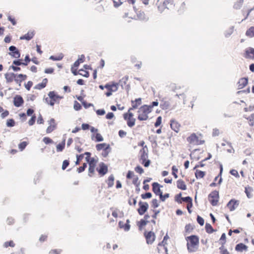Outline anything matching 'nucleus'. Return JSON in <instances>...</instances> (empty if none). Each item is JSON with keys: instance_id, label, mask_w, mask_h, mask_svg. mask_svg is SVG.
<instances>
[{"instance_id": "1", "label": "nucleus", "mask_w": 254, "mask_h": 254, "mask_svg": "<svg viewBox=\"0 0 254 254\" xmlns=\"http://www.w3.org/2000/svg\"><path fill=\"white\" fill-rule=\"evenodd\" d=\"M188 241L187 249L190 253L195 252L197 251L199 246V238L196 235H191L186 238Z\"/></svg>"}, {"instance_id": "2", "label": "nucleus", "mask_w": 254, "mask_h": 254, "mask_svg": "<svg viewBox=\"0 0 254 254\" xmlns=\"http://www.w3.org/2000/svg\"><path fill=\"white\" fill-rule=\"evenodd\" d=\"M148 150L146 145H145L139 151L140 160L141 161V164L145 167H148L150 164V160L148 159Z\"/></svg>"}, {"instance_id": "3", "label": "nucleus", "mask_w": 254, "mask_h": 254, "mask_svg": "<svg viewBox=\"0 0 254 254\" xmlns=\"http://www.w3.org/2000/svg\"><path fill=\"white\" fill-rule=\"evenodd\" d=\"M152 110L151 107H148L147 105H143L141 106L138 111L139 115L138 119L140 121H146L148 119V114L151 113Z\"/></svg>"}, {"instance_id": "4", "label": "nucleus", "mask_w": 254, "mask_h": 254, "mask_svg": "<svg viewBox=\"0 0 254 254\" xmlns=\"http://www.w3.org/2000/svg\"><path fill=\"white\" fill-rule=\"evenodd\" d=\"M219 192L217 190H214L208 195V199L213 206H216L219 200Z\"/></svg>"}, {"instance_id": "5", "label": "nucleus", "mask_w": 254, "mask_h": 254, "mask_svg": "<svg viewBox=\"0 0 254 254\" xmlns=\"http://www.w3.org/2000/svg\"><path fill=\"white\" fill-rule=\"evenodd\" d=\"M187 141L193 145H198L203 143L204 141H201L198 139V137L195 133L191 134L187 138Z\"/></svg>"}, {"instance_id": "6", "label": "nucleus", "mask_w": 254, "mask_h": 254, "mask_svg": "<svg viewBox=\"0 0 254 254\" xmlns=\"http://www.w3.org/2000/svg\"><path fill=\"white\" fill-rule=\"evenodd\" d=\"M138 205L139 207L137 209L138 213L139 215H142L148 209L149 205L147 202H143L141 201L138 202Z\"/></svg>"}, {"instance_id": "7", "label": "nucleus", "mask_w": 254, "mask_h": 254, "mask_svg": "<svg viewBox=\"0 0 254 254\" xmlns=\"http://www.w3.org/2000/svg\"><path fill=\"white\" fill-rule=\"evenodd\" d=\"M9 50L11 52L9 55L15 58H19L20 57V53L16 47L11 46L9 47Z\"/></svg>"}, {"instance_id": "8", "label": "nucleus", "mask_w": 254, "mask_h": 254, "mask_svg": "<svg viewBox=\"0 0 254 254\" xmlns=\"http://www.w3.org/2000/svg\"><path fill=\"white\" fill-rule=\"evenodd\" d=\"M239 204V201L235 199H231L227 203V207L229 208L230 211H232L235 210Z\"/></svg>"}, {"instance_id": "9", "label": "nucleus", "mask_w": 254, "mask_h": 254, "mask_svg": "<svg viewBox=\"0 0 254 254\" xmlns=\"http://www.w3.org/2000/svg\"><path fill=\"white\" fill-rule=\"evenodd\" d=\"M144 235L146 240L147 244H152L154 241L155 238V235L154 233L151 231H150L147 234L145 233Z\"/></svg>"}, {"instance_id": "10", "label": "nucleus", "mask_w": 254, "mask_h": 254, "mask_svg": "<svg viewBox=\"0 0 254 254\" xmlns=\"http://www.w3.org/2000/svg\"><path fill=\"white\" fill-rule=\"evenodd\" d=\"M97 171L102 176L105 175L108 172L107 166L102 162L99 164V169H97Z\"/></svg>"}, {"instance_id": "11", "label": "nucleus", "mask_w": 254, "mask_h": 254, "mask_svg": "<svg viewBox=\"0 0 254 254\" xmlns=\"http://www.w3.org/2000/svg\"><path fill=\"white\" fill-rule=\"evenodd\" d=\"M24 101L22 97L20 95H16L13 99V104L15 107H19L23 103Z\"/></svg>"}, {"instance_id": "12", "label": "nucleus", "mask_w": 254, "mask_h": 254, "mask_svg": "<svg viewBox=\"0 0 254 254\" xmlns=\"http://www.w3.org/2000/svg\"><path fill=\"white\" fill-rule=\"evenodd\" d=\"M161 187H162V186H160L158 183H153L152 184V190L156 195L160 196V193H162L160 188Z\"/></svg>"}, {"instance_id": "13", "label": "nucleus", "mask_w": 254, "mask_h": 254, "mask_svg": "<svg viewBox=\"0 0 254 254\" xmlns=\"http://www.w3.org/2000/svg\"><path fill=\"white\" fill-rule=\"evenodd\" d=\"M245 57L247 59H254V49L248 48L245 51Z\"/></svg>"}, {"instance_id": "14", "label": "nucleus", "mask_w": 254, "mask_h": 254, "mask_svg": "<svg viewBox=\"0 0 254 254\" xmlns=\"http://www.w3.org/2000/svg\"><path fill=\"white\" fill-rule=\"evenodd\" d=\"M171 127L176 132H178L180 130V125L179 123L175 120H171Z\"/></svg>"}, {"instance_id": "15", "label": "nucleus", "mask_w": 254, "mask_h": 254, "mask_svg": "<svg viewBox=\"0 0 254 254\" xmlns=\"http://www.w3.org/2000/svg\"><path fill=\"white\" fill-rule=\"evenodd\" d=\"M166 8L168 9H172L174 8L175 4L173 0H166L163 2V5Z\"/></svg>"}, {"instance_id": "16", "label": "nucleus", "mask_w": 254, "mask_h": 254, "mask_svg": "<svg viewBox=\"0 0 254 254\" xmlns=\"http://www.w3.org/2000/svg\"><path fill=\"white\" fill-rule=\"evenodd\" d=\"M248 82V80L247 78H241L238 83V86L239 89L243 88L245 86H246Z\"/></svg>"}, {"instance_id": "17", "label": "nucleus", "mask_w": 254, "mask_h": 254, "mask_svg": "<svg viewBox=\"0 0 254 254\" xmlns=\"http://www.w3.org/2000/svg\"><path fill=\"white\" fill-rule=\"evenodd\" d=\"M49 98L53 100L55 102H57L59 99H62L63 97L56 94L54 91H50L48 93Z\"/></svg>"}, {"instance_id": "18", "label": "nucleus", "mask_w": 254, "mask_h": 254, "mask_svg": "<svg viewBox=\"0 0 254 254\" xmlns=\"http://www.w3.org/2000/svg\"><path fill=\"white\" fill-rule=\"evenodd\" d=\"M27 76L25 74H17L16 76L14 81L16 82V83L19 84V86H20V83L23 81L25 80Z\"/></svg>"}, {"instance_id": "19", "label": "nucleus", "mask_w": 254, "mask_h": 254, "mask_svg": "<svg viewBox=\"0 0 254 254\" xmlns=\"http://www.w3.org/2000/svg\"><path fill=\"white\" fill-rule=\"evenodd\" d=\"M141 104V99L140 98L136 99L134 101H131L132 108H130L128 112L130 110L135 109L137 108L138 106Z\"/></svg>"}, {"instance_id": "20", "label": "nucleus", "mask_w": 254, "mask_h": 254, "mask_svg": "<svg viewBox=\"0 0 254 254\" xmlns=\"http://www.w3.org/2000/svg\"><path fill=\"white\" fill-rule=\"evenodd\" d=\"M34 31H29L27 34L25 35L21 36L20 37V40H26L27 41H29L31 40L34 36Z\"/></svg>"}, {"instance_id": "21", "label": "nucleus", "mask_w": 254, "mask_h": 254, "mask_svg": "<svg viewBox=\"0 0 254 254\" xmlns=\"http://www.w3.org/2000/svg\"><path fill=\"white\" fill-rule=\"evenodd\" d=\"M16 74L14 73H6L5 74V78L8 82H12L15 78Z\"/></svg>"}, {"instance_id": "22", "label": "nucleus", "mask_w": 254, "mask_h": 254, "mask_svg": "<svg viewBox=\"0 0 254 254\" xmlns=\"http://www.w3.org/2000/svg\"><path fill=\"white\" fill-rule=\"evenodd\" d=\"M248 247L243 243H239L236 246L235 250L238 252H243L247 250Z\"/></svg>"}, {"instance_id": "23", "label": "nucleus", "mask_w": 254, "mask_h": 254, "mask_svg": "<svg viewBox=\"0 0 254 254\" xmlns=\"http://www.w3.org/2000/svg\"><path fill=\"white\" fill-rule=\"evenodd\" d=\"M114 87H115V89H112V88H110L109 84H106L105 86V88H107L108 90V91L105 93L107 96H110L112 94V92H115L118 90L117 87H115L114 86Z\"/></svg>"}, {"instance_id": "24", "label": "nucleus", "mask_w": 254, "mask_h": 254, "mask_svg": "<svg viewBox=\"0 0 254 254\" xmlns=\"http://www.w3.org/2000/svg\"><path fill=\"white\" fill-rule=\"evenodd\" d=\"M96 149L98 151H100L101 150H103L106 149H109L110 148V145L107 144L105 143L98 144L96 146Z\"/></svg>"}, {"instance_id": "25", "label": "nucleus", "mask_w": 254, "mask_h": 254, "mask_svg": "<svg viewBox=\"0 0 254 254\" xmlns=\"http://www.w3.org/2000/svg\"><path fill=\"white\" fill-rule=\"evenodd\" d=\"M177 186L178 188L182 190H186L187 189V186L185 184V182L182 180H179L177 182Z\"/></svg>"}, {"instance_id": "26", "label": "nucleus", "mask_w": 254, "mask_h": 254, "mask_svg": "<svg viewBox=\"0 0 254 254\" xmlns=\"http://www.w3.org/2000/svg\"><path fill=\"white\" fill-rule=\"evenodd\" d=\"M119 226L121 228H124L125 231H128L130 229V225L127 223L124 224V222L120 221Z\"/></svg>"}, {"instance_id": "27", "label": "nucleus", "mask_w": 254, "mask_h": 254, "mask_svg": "<svg viewBox=\"0 0 254 254\" xmlns=\"http://www.w3.org/2000/svg\"><path fill=\"white\" fill-rule=\"evenodd\" d=\"M84 56L83 55H81L80 58L74 62L73 66L76 67H78L80 63H83L84 61Z\"/></svg>"}, {"instance_id": "28", "label": "nucleus", "mask_w": 254, "mask_h": 254, "mask_svg": "<svg viewBox=\"0 0 254 254\" xmlns=\"http://www.w3.org/2000/svg\"><path fill=\"white\" fill-rule=\"evenodd\" d=\"M114 177L113 175H111L109 176L108 181L107 184L109 188H111L113 186L114 184Z\"/></svg>"}, {"instance_id": "29", "label": "nucleus", "mask_w": 254, "mask_h": 254, "mask_svg": "<svg viewBox=\"0 0 254 254\" xmlns=\"http://www.w3.org/2000/svg\"><path fill=\"white\" fill-rule=\"evenodd\" d=\"M63 58L64 55L63 54H60L58 56H51L50 57L49 59L53 61H58L62 60Z\"/></svg>"}, {"instance_id": "30", "label": "nucleus", "mask_w": 254, "mask_h": 254, "mask_svg": "<svg viewBox=\"0 0 254 254\" xmlns=\"http://www.w3.org/2000/svg\"><path fill=\"white\" fill-rule=\"evenodd\" d=\"M205 228L206 232L209 234L212 233L215 231V230L213 229L212 226L209 223H206Z\"/></svg>"}, {"instance_id": "31", "label": "nucleus", "mask_w": 254, "mask_h": 254, "mask_svg": "<svg viewBox=\"0 0 254 254\" xmlns=\"http://www.w3.org/2000/svg\"><path fill=\"white\" fill-rule=\"evenodd\" d=\"M135 122V119L133 118H127V126L131 127L134 126Z\"/></svg>"}, {"instance_id": "32", "label": "nucleus", "mask_w": 254, "mask_h": 254, "mask_svg": "<svg viewBox=\"0 0 254 254\" xmlns=\"http://www.w3.org/2000/svg\"><path fill=\"white\" fill-rule=\"evenodd\" d=\"M65 146V139L64 140L62 143H60L57 145V152H61L63 150Z\"/></svg>"}, {"instance_id": "33", "label": "nucleus", "mask_w": 254, "mask_h": 254, "mask_svg": "<svg viewBox=\"0 0 254 254\" xmlns=\"http://www.w3.org/2000/svg\"><path fill=\"white\" fill-rule=\"evenodd\" d=\"M246 35L251 37L254 36V27H251L246 32Z\"/></svg>"}, {"instance_id": "34", "label": "nucleus", "mask_w": 254, "mask_h": 254, "mask_svg": "<svg viewBox=\"0 0 254 254\" xmlns=\"http://www.w3.org/2000/svg\"><path fill=\"white\" fill-rule=\"evenodd\" d=\"M195 177L197 179L202 178L205 175V172L203 171L196 170L195 173Z\"/></svg>"}, {"instance_id": "35", "label": "nucleus", "mask_w": 254, "mask_h": 254, "mask_svg": "<svg viewBox=\"0 0 254 254\" xmlns=\"http://www.w3.org/2000/svg\"><path fill=\"white\" fill-rule=\"evenodd\" d=\"M21 60H14L13 61V64H15L17 66L23 65H27V63H22L21 62Z\"/></svg>"}, {"instance_id": "36", "label": "nucleus", "mask_w": 254, "mask_h": 254, "mask_svg": "<svg viewBox=\"0 0 254 254\" xmlns=\"http://www.w3.org/2000/svg\"><path fill=\"white\" fill-rule=\"evenodd\" d=\"M15 125V121L13 119H9L6 122V126L8 127H12Z\"/></svg>"}, {"instance_id": "37", "label": "nucleus", "mask_w": 254, "mask_h": 254, "mask_svg": "<svg viewBox=\"0 0 254 254\" xmlns=\"http://www.w3.org/2000/svg\"><path fill=\"white\" fill-rule=\"evenodd\" d=\"M27 142H26V141H23L22 142H21L19 145H18V148L19 149L21 150V151H22L23 150H24L25 149V148L26 147V146H27Z\"/></svg>"}, {"instance_id": "38", "label": "nucleus", "mask_w": 254, "mask_h": 254, "mask_svg": "<svg viewBox=\"0 0 254 254\" xmlns=\"http://www.w3.org/2000/svg\"><path fill=\"white\" fill-rule=\"evenodd\" d=\"M234 26H231L229 29L226 31L225 33V37H229L234 31Z\"/></svg>"}, {"instance_id": "39", "label": "nucleus", "mask_w": 254, "mask_h": 254, "mask_svg": "<svg viewBox=\"0 0 254 254\" xmlns=\"http://www.w3.org/2000/svg\"><path fill=\"white\" fill-rule=\"evenodd\" d=\"M84 154H81L80 155H76V161L75 162V164L76 165L79 164L80 161L83 158Z\"/></svg>"}, {"instance_id": "40", "label": "nucleus", "mask_w": 254, "mask_h": 254, "mask_svg": "<svg viewBox=\"0 0 254 254\" xmlns=\"http://www.w3.org/2000/svg\"><path fill=\"white\" fill-rule=\"evenodd\" d=\"M196 220L197 223L200 225L203 226L204 224V219L200 217V216L198 215L197 216Z\"/></svg>"}, {"instance_id": "41", "label": "nucleus", "mask_w": 254, "mask_h": 254, "mask_svg": "<svg viewBox=\"0 0 254 254\" xmlns=\"http://www.w3.org/2000/svg\"><path fill=\"white\" fill-rule=\"evenodd\" d=\"M73 108L75 110L79 111L81 109V106L78 102H77L76 101H75L74 102Z\"/></svg>"}, {"instance_id": "42", "label": "nucleus", "mask_w": 254, "mask_h": 254, "mask_svg": "<svg viewBox=\"0 0 254 254\" xmlns=\"http://www.w3.org/2000/svg\"><path fill=\"white\" fill-rule=\"evenodd\" d=\"M3 246L5 248H7L8 246L11 247H14L15 246V244L12 241H10L9 242H5Z\"/></svg>"}, {"instance_id": "43", "label": "nucleus", "mask_w": 254, "mask_h": 254, "mask_svg": "<svg viewBox=\"0 0 254 254\" xmlns=\"http://www.w3.org/2000/svg\"><path fill=\"white\" fill-rule=\"evenodd\" d=\"M142 199H146V198H150L152 196V194L151 192H146L144 194H142L141 195Z\"/></svg>"}, {"instance_id": "44", "label": "nucleus", "mask_w": 254, "mask_h": 254, "mask_svg": "<svg viewBox=\"0 0 254 254\" xmlns=\"http://www.w3.org/2000/svg\"><path fill=\"white\" fill-rule=\"evenodd\" d=\"M172 175L174 177L177 179L178 178V175H177V172H178V169L176 168L175 166H173L172 168Z\"/></svg>"}, {"instance_id": "45", "label": "nucleus", "mask_w": 254, "mask_h": 254, "mask_svg": "<svg viewBox=\"0 0 254 254\" xmlns=\"http://www.w3.org/2000/svg\"><path fill=\"white\" fill-rule=\"evenodd\" d=\"M56 125H54L53 126L49 125L46 130L47 133H49L51 132L56 128Z\"/></svg>"}, {"instance_id": "46", "label": "nucleus", "mask_w": 254, "mask_h": 254, "mask_svg": "<svg viewBox=\"0 0 254 254\" xmlns=\"http://www.w3.org/2000/svg\"><path fill=\"white\" fill-rule=\"evenodd\" d=\"M86 167H87V164L85 163H83V164L82 165V166L77 168L78 172L79 173H80L83 172Z\"/></svg>"}, {"instance_id": "47", "label": "nucleus", "mask_w": 254, "mask_h": 254, "mask_svg": "<svg viewBox=\"0 0 254 254\" xmlns=\"http://www.w3.org/2000/svg\"><path fill=\"white\" fill-rule=\"evenodd\" d=\"M159 197L162 201H164L166 198L169 197V194L165 193L164 195H163V193H160Z\"/></svg>"}, {"instance_id": "48", "label": "nucleus", "mask_w": 254, "mask_h": 254, "mask_svg": "<svg viewBox=\"0 0 254 254\" xmlns=\"http://www.w3.org/2000/svg\"><path fill=\"white\" fill-rule=\"evenodd\" d=\"M160 106L163 109H167L170 106V104L169 102L166 101L163 104L161 103Z\"/></svg>"}, {"instance_id": "49", "label": "nucleus", "mask_w": 254, "mask_h": 254, "mask_svg": "<svg viewBox=\"0 0 254 254\" xmlns=\"http://www.w3.org/2000/svg\"><path fill=\"white\" fill-rule=\"evenodd\" d=\"M95 167V166H91V165L89 166V167L88 169V172H89L88 175L90 177L92 176L91 174H93L94 173Z\"/></svg>"}, {"instance_id": "50", "label": "nucleus", "mask_w": 254, "mask_h": 254, "mask_svg": "<svg viewBox=\"0 0 254 254\" xmlns=\"http://www.w3.org/2000/svg\"><path fill=\"white\" fill-rule=\"evenodd\" d=\"M161 122H162V117L161 116H159L157 118L156 121L155 123V125H154L155 127H158V126H159L161 125Z\"/></svg>"}, {"instance_id": "51", "label": "nucleus", "mask_w": 254, "mask_h": 254, "mask_svg": "<svg viewBox=\"0 0 254 254\" xmlns=\"http://www.w3.org/2000/svg\"><path fill=\"white\" fill-rule=\"evenodd\" d=\"M181 199L183 201L188 202V203L192 202V198L190 196L181 197Z\"/></svg>"}, {"instance_id": "52", "label": "nucleus", "mask_w": 254, "mask_h": 254, "mask_svg": "<svg viewBox=\"0 0 254 254\" xmlns=\"http://www.w3.org/2000/svg\"><path fill=\"white\" fill-rule=\"evenodd\" d=\"M36 116L35 115H33L31 118L30 120L28 122V124L29 126H32L34 124L36 120Z\"/></svg>"}, {"instance_id": "53", "label": "nucleus", "mask_w": 254, "mask_h": 254, "mask_svg": "<svg viewBox=\"0 0 254 254\" xmlns=\"http://www.w3.org/2000/svg\"><path fill=\"white\" fill-rule=\"evenodd\" d=\"M135 171L136 172L140 174H141L144 172L143 169L140 166H136L135 168Z\"/></svg>"}, {"instance_id": "54", "label": "nucleus", "mask_w": 254, "mask_h": 254, "mask_svg": "<svg viewBox=\"0 0 254 254\" xmlns=\"http://www.w3.org/2000/svg\"><path fill=\"white\" fill-rule=\"evenodd\" d=\"M69 161L67 160H65L63 161V165H62V169L63 170H65L66 167L69 165Z\"/></svg>"}, {"instance_id": "55", "label": "nucleus", "mask_w": 254, "mask_h": 254, "mask_svg": "<svg viewBox=\"0 0 254 254\" xmlns=\"http://www.w3.org/2000/svg\"><path fill=\"white\" fill-rule=\"evenodd\" d=\"M152 206L155 208L159 206V203L158 200L156 199H153L152 200Z\"/></svg>"}, {"instance_id": "56", "label": "nucleus", "mask_w": 254, "mask_h": 254, "mask_svg": "<svg viewBox=\"0 0 254 254\" xmlns=\"http://www.w3.org/2000/svg\"><path fill=\"white\" fill-rule=\"evenodd\" d=\"M95 138L96 139V141L100 142L103 140V137L99 133H97L95 136Z\"/></svg>"}, {"instance_id": "57", "label": "nucleus", "mask_w": 254, "mask_h": 254, "mask_svg": "<svg viewBox=\"0 0 254 254\" xmlns=\"http://www.w3.org/2000/svg\"><path fill=\"white\" fill-rule=\"evenodd\" d=\"M45 87H46L45 85H44V84H43L42 83H39L37 85H36L34 87V88L36 89L40 90V89H42L45 88Z\"/></svg>"}, {"instance_id": "58", "label": "nucleus", "mask_w": 254, "mask_h": 254, "mask_svg": "<svg viewBox=\"0 0 254 254\" xmlns=\"http://www.w3.org/2000/svg\"><path fill=\"white\" fill-rule=\"evenodd\" d=\"M43 140L44 142L46 144H49L53 142V140L51 138H50L49 137H44L43 138Z\"/></svg>"}, {"instance_id": "59", "label": "nucleus", "mask_w": 254, "mask_h": 254, "mask_svg": "<svg viewBox=\"0 0 254 254\" xmlns=\"http://www.w3.org/2000/svg\"><path fill=\"white\" fill-rule=\"evenodd\" d=\"M82 105L85 109L88 108L90 107L94 106L93 104L88 103L87 102H86V101L83 102Z\"/></svg>"}, {"instance_id": "60", "label": "nucleus", "mask_w": 254, "mask_h": 254, "mask_svg": "<svg viewBox=\"0 0 254 254\" xmlns=\"http://www.w3.org/2000/svg\"><path fill=\"white\" fill-rule=\"evenodd\" d=\"M33 85V83L31 81H29L27 84H25V87L28 90H29Z\"/></svg>"}, {"instance_id": "61", "label": "nucleus", "mask_w": 254, "mask_h": 254, "mask_svg": "<svg viewBox=\"0 0 254 254\" xmlns=\"http://www.w3.org/2000/svg\"><path fill=\"white\" fill-rule=\"evenodd\" d=\"M148 222V221H145V220L144 219H141L140 222H139V227H143L145 225H146V224Z\"/></svg>"}, {"instance_id": "62", "label": "nucleus", "mask_w": 254, "mask_h": 254, "mask_svg": "<svg viewBox=\"0 0 254 254\" xmlns=\"http://www.w3.org/2000/svg\"><path fill=\"white\" fill-rule=\"evenodd\" d=\"M230 173L232 175L236 177H239L238 171L236 170L232 169L230 171Z\"/></svg>"}, {"instance_id": "63", "label": "nucleus", "mask_w": 254, "mask_h": 254, "mask_svg": "<svg viewBox=\"0 0 254 254\" xmlns=\"http://www.w3.org/2000/svg\"><path fill=\"white\" fill-rule=\"evenodd\" d=\"M96 114L98 115L102 116L105 114V111L104 109H99L96 111Z\"/></svg>"}, {"instance_id": "64", "label": "nucleus", "mask_w": 254, "mask_h": 254, "mask_svg": "<svg viewBox=\"0 0 254 254\" xmlns=\"http://www.w3.org/2000/svg\"><path fill=\"white\" fill-rule=\"evenodd\" d=\"M61 252V250H52L50 252L51 254H60Z\"/></svg>"}]
</instances>
